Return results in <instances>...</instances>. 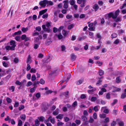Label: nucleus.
<instances>
[{
    "label": "nucleus",
    "mask_w": 126,
    "mask_h": 126,
    "mask_svg": "<svg viewBox=\"0 0 126 126\" xmlns=\"http://www.w3.org/2000/svg\"><path fill=\"white\" fill-rule=\"evenodd\" d=\"M108 16L109 17H112L113 18V16L114 15V13L112 12L110 13L107 14Z\"/></svg>",
    "instance_id": "obj_21"
},
{
    "label": "nucleus",
    "mask_w": 126,
    "mask_h": 126,
    "mask_svg": "<svg viewBox=\"0 0 126 126\" xmlns=\"http://www.w3.org/2000/svg\"><path fill=\"white\" fill-rule=\"evenodd\" d=\"M21 38L22 40H24V41L25 42L31 40L30 37H27L26 35L25 34L22 35L21 37Z\"/></svg>",
    "instance_id": "obj_4"
},
{
    "label": "nucleus",
    "mask_w": 126,
    "mask_h": 126,
    "mask_svg": "<svg viewBox=\"0 0 126 126\" xmlns=\"http://www.w3.org/2000/svg\"><path fill=\"white\" fill-rule=\"evenodd\" d=\"M103 78V77H101L99 79H100L96 83V85H99L101 84V83L102 82V80H101L100 79H102Z\"/></svg>",
    "instance_id": "obj_16"
},
{
    "label": "nucleus",
    "mask_w": 126,
    "mask_h": 126,
    "mask_svg": "<svg viewBox=\"0 0 126 126\" xmlns=\"http://www.w3.org/2000/svg\"><path fill=\"white\" fill-rule=\"evenodd\" d=\"M14 62L15 63H17L19 62V60L18 58H16L14 59Z\"/></svg>",
    "instance_id": "obj_40"
},
{
    "label": "nucleus",
    "mask_w": 126,
    "mask_h": 126,
    "mask_svg": "<svg viewBox=\"0 0 126 126\" xmlns=\"http://www.w3.org/2000/svg\"><path fill=\"white\" fill-rule=\"evenodd\" d=\"M61 49L62 51H65L66 47L64 45H62L61 47Z\"/></svg>",
    "instance_id": "obj_25"
},
{
    "label": "nucleus",
    "mask_w": 126,
    "mask_h": 126,
    "mask_svg": "<svg viewBox=\"0 0 126 126\" xmlns=\"http://www.w3.org/2000/svg\"><path fill=\"white\" fill-rule=\"evenodd\" d=\"M71 60L73 61H75L76 58V56L73 53L71 55Z\"/></svg>",
    "instance_id": "obj_10"
},
{
    "label": "nucleus",
    "mask_w": 126,
    "mask_h": 126,
    "mask_svg": "<svg viewBox=\"0 0 126 126\" xmlns=\"http://www.w3.org/2000/svg\"><path fill=\"white\" fill-rule=\"evenodd\" d=\"M42 28L45 31L47 32H50V29L48 28H46L45 25H43L42 26Z\"/></svg>",
    "instance_id": "obj_7"
},
{
    "label": "nucleus",
    "mask_w": 126,
    "mask_h": 126,
    "mask_svg": "<svg viewBox=\"0 0 126 126\" xmlns=\"http://www.w3.org/2000/svg\"><path fill=\"white\" fill-rule=\"evenodd\" d=\"M97 98L96 97H93L91 99V101L93 102H95L97 99Z\"/></svg>",
    "instance_id": "obj_33"
},
{
    "label": "nucleus",
    "mask_w": 126,
    "mask_h": 126,
    "mask_svg": "<svg viewBox=\"0 0 126 126\" xmlns=\"http://www.w3.org/2000/svg\"><path fill=\"white\" fill-rule=\"evenodd\" d=\"M96 24V22L95 21L94 22L90 23L88 25V26L89 27L94 26Z\"/></svg>",
    "instance_id": "obj_14"
},
{
    "label": "nucleus",
    "mask_w": 126,
    "mask_h": 126,
    "mask_svg": "<svg viewBox=\"0 0 126 126\" xmlns=\"http://www.w3.org/2000/svg\"><path fill=\"white\" fill-rule=\"evenodd\" d=\"M0 72H2V73H0V76H4V74L5 71L0 68Z\"/></svg>",
    "instance_id": "obj_23"
},
{
    "label": "nucleus",
    "mask_w": 126,
    "mask_h": 126,
    "mask_svg": "<svg viewBox=\"0 0 126 126\" xmlns=\"http://www.w3.org/2000/svg\"><path fill=\"white\" fill-rule=\"evenodd\" d=\"M104 73V71L100 69L99 70L98 74L100 76L103 75Z\"/></svg>",
    "instance_id": "obj_20"
},
{
    "label": "nucleus",
    "mask_w": 126,
    "mask_h": 126,
    "mask_svg": "<svg viewBox=\"0 0 126 126\" xmlns=\"http://www.w3.org/2000/svg\"><path fill=\"white\" fill-rule=\"evenodd\" d=\"M35 125L36 126H38L40 124L39 122L37 119L35 121Z\"/></svg>",
    "instance_id": "obj_31"
},
{
    "label": "nucleus",
    "mask_w": 126,
    "mask_h": 126,
    "mask_svg": "<svg viewBox=\"0 0 126 126\" xmlns=\"http://www.w3.org/2000/svg\"><path fill=\"white\" fill-rule=\"evenodd\" d=\"M6 100L8 103H11L12 101L11 99L9 97H7L6 98Z\"/></svg>",
    "instance_id": "obj_44"
},
{
    "label": "nucleus",
    "mask_w": 126,
    "mask_h": 126,
    "mask_svg": "<svg viewBox=\"0 0 126 126\" xmlns=\"http://www.w3.org/2000/svg\"><path fill=\"white\" fill-rule=\"evenodd\" d=\"M74 26V24H72L69 25L68 27V29H71L73 28Z\"/></svg>",
    "instance_id": "obj_42"
},
{
    "label": "nucleus",
    "mask_w": 126,
    "mask_h": 126,
    "mask_svg": "<svg viewBox=\"0 0 126 126\" xmlns=\"http://www.w3.org/2000/svg\"><path fill=\"white\" fill-rule=\"evenodd\" d=\"M63 115L62 114H59L58 115L56 116V117L57 119H61L63 118Z\"/></svg>",
    "instance_id": "obj_28"
},
{
    "label": "nucleus",
    "mask_w": 126,
    "mask_h": 126,
    "mask_svg": "<svg viewBox=\"0 0 126 126\" xmlns=\"http://www.w3.org/2000/svg\"><path fill=\"white\" fill-rule=\"evenodd\" d=\"M35 90V87H34L33 88H31L30 89V91L31 93H32L34 92Z\"/></svg>",
    "instance_id": "obj_46"
},
{
    "label": "nucleus",
    "mask_w": 126,
    "mask_h": 126,
    "mask_svg": "<svg viewBox=\"0 0 126 126\" xmlns=\"http://www.w3.org/2000/svg\"><path fill=\"white\" fill-rule=\"evenodd\" d=\"M31 57L30 56V55H29L27 58V63H30L32 61L31 60Z\"/></svg>",
    "instance_id": "obj_17"
},
{
    "label": "nucleus",
    "mask_w": 126,
    "mask_h": 126,
    "mask_svg": "<svg viewBox=\"0 0 126 126\" xmlns=\"http://www.w3.org/2000/svg\"><path fill=\"white\" fill-rule=\"evenodd\" d=\"M22 121L21 120H20L18 121V126H21L22 125Z\"/></svg>",
    "instance_id": "obj_51"
},
{
    "label": "nucleus",
    "mask_w": 126,
    "mask_h": 126,
    "mask_svg": "<svg viewBox=\"0 0 126 126\" xmlns=\"http://www.w3.org/2000/svg\"><path fill=\"white\" fill-rule=\"evenodd\" d=\"M82 0L83 1L82 3L81 4L80 6L81 7H83L85 6V4L86 1V0Z\"/></svg>",
    "instance_id": "obj_26"
},
{
    "label": "nucleus",
    "mask_w": 126,
    "mask_h": 126,
    "mask_svg": "<svg viewBox=\"0 0 126 126\" xmlns=\"http://www.w3.org/2000/svg\"><path fill=\"white\" fill-rule=\"evenodd\" d=\"M47 4H48V5H53V2L51 1H48L47 0Z\"/></svg>",
    "instance_id": "obj_38"
},
{
    "label": "nucleus",
    "mask_w": 126,
    "mask_h": 126,
    "mask_svg": "<svg viewBox=\"0 0 126 126\" xmlns=\"http://www.w3.org/2000/svg\"><path fill=\"white\" fill-rule=\"evenodd\" d=\"M16 46L15 41L11 40L10 42V45L6 46L5 48L6 51H8L9 50H13L15 49V47Z\"/></svg>",
    "instance_id": "obj_1"
},
{
    "label": "nucleus",
    "mask_w": 126,
    "mask_h": 126,
    "mask_svg": "<svg viewBox=\"0 0 126 126\" xmlns=\"http://www.w3.org/2000/svg\"><path fill=\"white\" fill-rule=\"evenodd\" d=\"M102 111H103V112L105 113H108L109 112L107 108L106 107H102L101 108Z\"/></svg>",
    "instance_id": "obj_6"
},
{
    "label": "nucleus",
    "mask_w": 126,
    "mask_h": 126,
    "mask_svg": "<svg viewBox=\"0 0 126 126\" xmlns=\"http://www.w3.org/2000/svg\"><path fill=\"white\" fill-rule=\"evenodd\" d=\"M126 97V93H124L121 96V98H124Z\"/></svg>",
    "instance_id": "obj_55"
},
{
    "label": "nucleus",
    "mask_w": 126,
    "mask_h": 126,
    "mask_svg": "<svg viewBox=\"0 0 126 126\" xmlns=\"http://www.w3.org/2000/svg\"><path fill=\"white\" fill-rule=\"evenodd\" d=\"M54 18L53 19L54 21L55 22H56L57 20V14L56 12L54 13Z\"/></svg>",
    "instance_id": "obj_19"
},
{
    "label": "nucleus",
    "mask_w": 126,
    "mask_h": 126,
    "mask_svg": "<svg viewBox=\"0 0 126 126\" xmlns=\"http://www.w3.org/2000/svg\"><path fill=\"white\" fill-rule=\"evenodd\" d=\"M82 120L83 121H85L87 120V118L86 116H82L81 117Z\"/></svg>",
    "instance_id": "obj_63"
},
{
    "label": "nucleus",
    "mask_w": 126,
    "mask_h": 126,
    "mask_svg": "<svg viewBox=\"0 0 126 126\" xmlns=\"http://www.w3.org/2000/svg\"><path fill=\"white\" fill-rule=\"evenodd\" d=\"M119 43V40L118 39H117L114 42V43L115 44H117Z\"/></svg>",
    "instance_id": "obj_64"
},
{
    "label": "nucleus",
    "mask_w": 126,
    "mask_h": 126,
    "mask_svg": "<svg viewBox=\"0 0 126 126\" xmlns=\"http://www.w3.org/2000/svg\"><path fill=\"white\" fill-rule=\"evenodd\" d=\"M32 84V83L31 82L29 81L28 82L26 86L27 87H29Z\"/></svg>",
    "instance_id": "obj_60"
},
{
    "label": "nucleus",
    "mask_w": 126,
    "mask_h": 126,
    "mask_svg": "<svg viewBox=\"0 0 126 126\" xmlns=\"http://www.w3.org/2000/svg\"><path fill=\"white\" fill-rule=\"evenodd\" d=\"M106 115L105 114H100L99 115L100 117L101 118H104L106 117Z\"/></svg>",
    "instance_id": "obj_47"
},
{
    "label": "nucleus",
    "mask_w": 126,
    "mask_h": 126,
    "mask_svg": "<svg viewBox=\"0 0 126 126\" xmlns=\"http://www.w3.org/2000/svg\"><path fill=\"white\" fill-rule=\"evenodd\" d=\"M120 12V10L119 9H118L115 13H114V15L113 16V18H116L118 15H119V13Z\"/></svg>",
    "instance_id": "obj_5"
},
{
    "label": "nucleus",
    "mask_w": 126,
    "mask_h": 126,
    "mask_svg": "<svg viewBox=\"0 0 126 126\" xmlns=\"http://www.w3.org/2000/svg\"><path fill=\"white\" fill-rule=\"evenodd\" d=\"M121 81V79L119 77H118L116 79V81L117 83H119Z\"/></svg>",
    "instance_id": "obj_45"
},
{
    "label": "nucleus",
    "mask_w": 126,
    "mask_h": 126,
    "mask_svg": "<svg viewBox=\"0 0 126 126\" xmlns=\"http://www.w3.org/2000/svg\"><path fill=\"white\" fill-rule=\"evenodd\" d=\"M50 121L53 124H54L55 123V119L54 118H51L50 119Z\"/></svg>",
    "instance_id": "obj_53"
},
{
    "label": "nucleus",
    "mask_w": 126,
    "mask_h": 126,
    "mask_svg": "<svg viewBox=\"0 0 126 126\" xmlns=\"http://www.w3.org/2000/svg\"><path fill=\"white\" fill-rule=\"evenodd\" d=\"M15 87L13 86H12L9 88L10 90H12V92H14V91Z\"/></svg>",
    "instance_id": "obj_48"
},
{
    "label": "nucleus",
    "mask_w": 126,
    "mask_h": 126,
    "mask_svg": "<svg viewBox=\"0 0 126 126\" xmlns=\"http://www.w3.org/2000/svg\"><path fill=\"white\" fill-rule=\"evenodd\" d=\"M96 90L95 88H94L93 89L90 90H88V92L90 94H92L93 93V92L95 91Z\"/></svg>",
    "instance_id": "obj_11"
},
{
    "label": "nucleus",
    "mask_w": 126,
    "mask_h": 126,
    "mask_svg": "<svg viewBox=\"0 0 126 126\" xmlns=\"http://www.w3.org/2000/svg\"><path fill=\"white\" fill-rule=\"evenodd\" d=\"M95 29V27L94 26H93V27H90L89 28V29L91 31H94Z\"/></svg>",
    "instance_id": "obj_52"
},
{
    "label": "nucleus",
    "mask_w": 126,
    "mask_h": 126,
    "mask_svg": "<svg viewBox=\"0 0 126 126\" xmlns=\"http://www.w3.org/2000/svg\"><path fill=\"white\" fill-rule=\"evenodd\" d=\"M47 11V9H45L44 10L40 11L39 13V15H41L43 14L44 13H46Z\"/></svg>",
    "instance_id": "obj_12"
},
{
    "label": "nucleus",
    "mask_w": 126,
    "mask_h": 126,
    "mask_svg": "<svg viewBox=\"0 0 126 126\" xmlns=\"http://www.w3.org/2000/svg\"><path fill=\"white\" fill-rule=\"evenodd\" d=\"M48 16V14H46L43 15L42 17L43 18H46Z\"/></svg>",
    "instance_id": "obj_62"
},
{
    "label": "nucleus",
    "mask_w": 126,
    "mask_h": 126,
    "mask_svg": "<svg viewBox=\"0 0 126 126\" xmlns=\"http://www.w3.org/2000/svg\"><path fill=\"white\" fill-rule=\"evenodd\" d=\"M93 8L94 9L95 11H96L97 10L99 9V7L98 5L97 4H95L93 6Z\"/></svg>",
    "instance_id": "obj_9"
},
{
    "label": "nucleus",
    "mask_w": 126,
    "mask_h": 126,
    "mask_svg": "<svg viewBox=\"0 0 126 126\" xmlns=\"http://www.w3.org/2000/svg\"><path fill=\"white\" fill-rule=\"evenodd\" d=\"M63 2L64 3V8L67 9L68 7V0H64Z\"/></svg>",
    "instance_id": "obj_8"
},
{
    "label": "nucleus",
    "mask_w": 126,
    "mask_h": 126,
    "mask_svg": "<svg viewBox=\"0 0 126 126\" xmlns=\"http://www.w3.org/2000/svg\"><path fill=\"white\" fill-rule=\"evenodd\" d=\"M117 35L116 33H114L111 35V37L112 38H116L117 37Z\"/></svg>",
    "instance_id": "obj_41"
},
{
    "label": "nucleus",
    "mask_w": 126,
    "mask_h": 126,
    "mask_svg": "<svg viewBox=\"0 0 126 126\" xmlns=\"http://www.w3.org/2000/svg\"><path fill=\"white\" fill-rule=\"evenodd\" d=\"M89 35L90 36H91L90 38H93L94 35V33L93 32H89Z\"/></svg>",
    "instance_id": "obj_61"
},
{
    "label": "nucleus",
    "mask_w": 126,
    "mask_h": 126,
    "mask_svg": "<svg viewBox=\"0 0 126 126\" xmlns=\"http://www.w3.org/2000/svg\"><path fill=\"white\" fill-rule=\"evenodd\" d=\"M22 34L21 32V31H18L17 32H15L14 33V35H20Z\"/></svg>",
    "instance_id": "obj_32"
},
{
    "label": "nucleus",
    "mask_w": 126,
    "mask_h": 126,
    "mask_svg": "<svg viewBox=\"0 0 126 126\" xmlns=\"http://www.w3.org/2000/svg\"><path fill=\"white\" fill-rule=\"evenodd\" d=\"M28 30V27H27L26 28L23 27L21 29L22 31L24 33L26 32H27Z\"/></svg>",
    "instance_id": "obj_15"
},
{
    "label": "nucleus",
    "mask_w": 126,
    "mask_h": 126,
    "mask_svg": "<svg viewBox=\"0 0 126 126\" xmlns=\"http://www.w3.org/2000/svg\"><path fill=\"white\" fill-rule=\"evenodd\" d=\"M121 90V89L119 88H115L112 91L113 92H116L119 91Z\"/></svg>",
    "instance_id": "obj_29"
},
{
    "label": "nucleus",
    "mask_w": 126,
    "mask_h": 126,
    "mask_svg": "<svg viewBox=\"0 0 126 126\" xmlns=\"http://www.w3.org/2000/svg\"><path fill=\"white\" fill-rule=\"evenodd\" d=\"M83 81V79H80L77 82L76 84L77 85H80L82 83Z\"/></svg>",
    "instance_id": "obj_24"
},
{
    "label": "nucleus",
    "mask_w": 126,
    "mask_h": 126,
    "mask_svg": "<svg viewBox=\"0 0 126 126\" xmlns=\"http://www.w3.org/2000/svg\"><path fill=\"white\" fill-rule=\"evenodd\" d=\"M52 92V91L51 90H48L46 92V94H49L51 93Z\"/></svg>",
    "instance_id": "obj_56"
},
{
    "label": "nucleus",
    "mask_w": 126,
    "mask_h": 126,
    "mask_svg": "<svg viewBox=\"0 0 126 126\" xmlns=\"http://www.w3.org/2000/svg\"><path fill=\"white\" fill-rule=\"evenodd\" d=\"M35 96L37 98H38L40 97V95L39 93H38L35 94Z\"/></svg>",
    "instance_id": "obj_58"
},
{
    "label": "nucleus",
    "mask_w": 126,
    "mask_h": 126,
    "mask_svg": "<svg viewBox=\"0 0 126 126\" xmlns=\"http://www.w3.org/2000/svg\"><path fill=\"white\" fill-rule=\"evenodd\" d=\"M36 78L35 76L34 75H32V77L31 80L32 81H34L36 79Z\"/></svg>",
    "instance_id": "obj_36"
},
{
    "label": "nucleus",
    "mask_w": 126,
    "mask_h": 126,
    "mask_svg": "<svg viewBox=\"0 0 126 126\" xmlns=\"http://www.w3.org/2000/svg\"><path fill=\"white\" fill-rule=\"evenodd\" d=\"M47 2V0H44L40 1L39 4L41 7L44 8L46 6Z\"/></svg>",
    "instance_id": "obj_3"
},
{
    "label": "nucleus",
    "mask_w": 126,
    "mask_h": 126,
    "mask_svg": "<svg viewBox=\"0 0 126 126\" xmlns=\"http://www.w3.org/2000/svg\"><path fill=\"white\" fill-rule=\"evenodd\" d=\"M20 118L22 120H25V119L26 116L25 115L23 114L21 115L20 116Z\"/></svg>",
    "instance_id": "obj_50"
},
{
    "label": "nucleus",
    "mask_w": 126,
    "mask_h": 126,
    "mask_svg": "<svg viewBox=\"0 0 126 126\" xmlns=\"http://www.w3.org/2000/svg\"><path fill=\"white\" fill-rule=\"evenodd\" d=\"M19 105V103L17 101H15V103L14 105V107H17Z\"/></svg>",
    "instance_id": "obj_43"
},
{
    "label": "nucleus",
    "mask_w": 126,
    "mask_h": 126,
    "mask_svg": "<svg viewBox=\"0 0 126 126\" xmlns=\"http://www.w3.org/2000/svg\"><path fill=\"white\" fill-rule=\"evenodd\" d=\"M75 0H71L70 1V3L71 5H75Z\"/></svg>",
    "instance_id": "obj_35"
},
{
    "label": "nucleus",
    "mask_w": 126,
    "mask_h": 126,
    "mask_svg": "<svg viewBox=\"0 0 126 126\" xmlns=\"http://www.w3.org/2000/svg\"><path fill=\"white\" fill-rule=\"evenodd\" d=\"M45 82V81L44 80L42 79H41L40 81V84H43Z\"/></svg>",
    "instance_id": "obj_59"
},
{
    "label": "nucleus",
    "mask_w": 126,
    "mask_h": 126,
    "mask_svg": "<svg viewBox=\"0 0 126 126\" xmlns=\"http://www.w3.org/2000/svg\"><path fill=\"white\" fill-rule=\"evenodd\" d=\"M51 118L52 116H50L48 119L46 120L45 121V124H47V123H48V122L49 121V120H50V118Z\"/></svg>",
    "instance_id": "obj_39"
},
{
    "label": "nucleus",
    "mask_w": 126,
    "mask_h": 126,
    "mask_svg": "<svg viewBox=\"0 0 126 126\" xmlns=\"http://www.w3.org/2000/svg\"><path fill=\"white\" fill-rule=\"evenodd\" d=\"M16 84L17 85H18L21 86L22 84L21 82H20L19 81L17 80L16 82Z\"/></svg>",
    "instance_id": "obj_54"
},
{
    "label": "nucleus",
    "mask_w": 126,
    "mask_h": 126,
    "mask_svg": "<svg viewBox=\"0 0 126 126\" xmlns=\"http://www.w3.org/2000/svg\"><path fill=\"white\" fill-rule=\"evenodd\" d=\"M96 36L99 39L98 40V43H99L100 42V40L101 38V36L99 33H98L97 34Z\"/></svg>",
    "instance_id": "obj_18"
},
{
    "label": "nucleus",
    "mask_w": 126,
    "mask_h": 126,
    "mask_svg": "<svg viewBox=\"0 0 126 126\" xmlns=\"http://www.w3.org/2000/svg\"><path fill=\"white\" fill-rule=\"evenodd\" d=\"M52 42V41L51 40H47L46 42V43L47 45H48L50 44Z\"/></svg>",
    "instance_id": "obj_22"
},
{
    "label": "nucleus",
    "mask_w": 126,
    "mask_h": 126,
    "mask_svg": "<svg viewBox=\"0 0 126 126\" xmlns=\"http://www.w3.org/2000/svg\"><path fill=\"white\" fill-rule=\"evenodd\" d=\"M99 109V106H95L94 108V110L95 111H97L98 110V109Z\"/></svg>",
    "instance_id": "obj_34"
},
{
    "label": "nucleus",
    "mask_w": 126,
    "mask_h": 126,
    "mask_svg": "<svg viewBox=\"0 0 126 126\" xmlns=\"http://www.w3.org/2000/svg\"><path fill=\"white\" fill-rule=\"evenodd\" d=\"M35 44L34 47L35 49H37L39 47V45L40 44L41 42L39 41V39L38 37H36V39L34 41Z\"/></svg>",
    "instance_id": "obj_2"
},
{
    "label": "nucleus",
    "mask_w": 126,
    "mask_h": 126,
    "mask_svg": "<svg viewBox=\"0 0 126 126\" xmlns=\"http://www.w3.org/2000/svg\"><path fill=\"white\" fill-rule=\"evenodd\" d=\"M69 32L63 30L62 32V34L64 36H66L68 34Z\"/></svg>",
    "instance_id": "obj_13"
},
{
    "label": "nucleus",
    "mask_w": 126,
    "mask_h": 126,
    "mask_svg": "<svg viewBox=\"0 0 126 126\" xmlns=\"http://www.w3.org/2000/svg\"><path fill=\"white\" fill-rule=\"evenodd\" d=\"M118 124L120 126H123L124 125L123 122L121 121L118 122Z\"/></svg>",
    "instance_id": "obj_30"
},
{
    "label": "nucleus",
    "mask_w": 126,
    "mask_h": 126,
    "mask_svg": "<svg viewBox=\"0 0 126 126\" xmlns=\"http://www.w3.org/2000/svg\"><path fill=\"white\" fill-rule=\"evenodd\" d=\"M40 121L43 122L45 119L44 117L43 116H41L38 117Z\"/></svg>",
    "instance_id": "obj_27"
},
{
    "label": "nucleus",
    "mask_w": 126,
    "mask_h": 126,
    "mask_svg": "<svg viewBox=\"0 0 126 126\" xmlns=\"http://www.w3.org/2000/svg\"><path fill=\"white\" fill-rule=\"evenodd\" d=\"M77 102L76 101H75L73 104L72 106L73 107H75L77 106Z\"/></svg>",
    "instance_id": "obj_57"
},
{
    "label": "nucleus",
    "mask_w": 126,
    "mask_h": 126,
    "mask_svg": "<svg viewBox=\"0 0 126 126\" xmlns=\"http://www.w3.org/2000/svg\"><path fill=\"white\" fill-rule=\"evenodd\" d=\"M58 110L57 109L56 110L54 111L53 112V114L55 115H56L58 114Z\"/></svg>",
    "instance_id": "obj_37"
},
{
    "label": "nucleus",
    "mask_w": 126,
    "mask_h": 126,
    "mask_svg": "<svg viewBox=\"0 0 126 126\" xmlns=\"http://www.w3.org/2000/svg\"><path fill=\"white\" fill-rule=\"evenodd\" d=\"M36 72V70L34 68H32L30 71V72L31 73H35Z\"/></svg>",
    "instance_id": "obj_49"
}]
</instances>
